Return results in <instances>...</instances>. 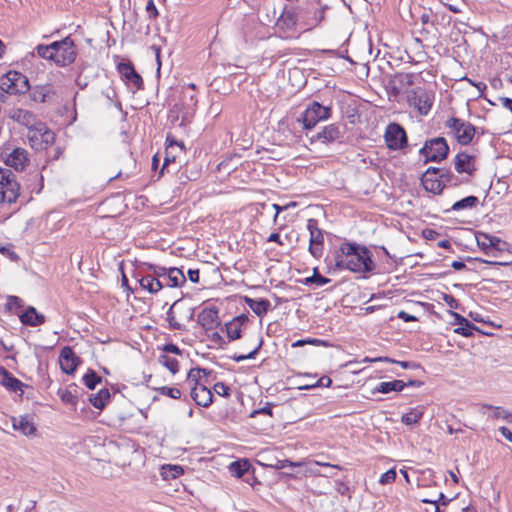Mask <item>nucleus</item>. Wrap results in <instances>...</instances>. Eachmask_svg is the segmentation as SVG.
<instances>
[{
  "label": "nucleus",
  "instance_id": "obj_1",
  "mask_svg": "<svg viewBox=\"0 0 512 512\" xmlns=\"http://www.w3.org/2000/svg\"><path fill=\"white\" fill-rule=\"evenodd\" d=\"M335 265L352 272L367 273L375 268L370 251L353 243H343L335 255Z\"/></svg>",
  "mask_w": 512,
  "mask_h": 512
},
{
  "label": "nucleus",
  "instance_id": "obj_2",
  "mask_svg": "<svg viewBox=\"0 0 512 512\" xmlns=\"http://www.w3.org/2000/svg\"><path fill=\"white\" fill-rule=\"evenodd\" d=\"M39 57L53 61L57 66L66 67L75 62L78 50L70 36L49 45H38L35 48Z\"/></svg>",
  "mask_w": 512,
  "mask_h": 512
},
{
  "label": "nucleus",
  "instance_id": "obj_3",
  "mask_svg": "<svg viewBox=\"0 0 512 512\" xmlns=\"http://www.w3.org/2000/svg\"><path fill=\"white\" fill-rule=\"evenodd\" d=\"M326 8L327 6L321 0H302L296 6L300 17V26L305 30L318 26L324 19Z\"/></svg>",
  "mask_w": 512,
  "mask_h": 512
},
{
  "label": "nucleus",
  "instance_id": "obj_4",
  "mask_svg": "<svg viewBox=\"0 0 512 512\" xmlns=\"http://www.w3.org/2000/svg\"><path fill=\"white\" fill-rule=\"evenodd\" d=\"M445 127L449 130L455 140L463 146L469 145L475 136L476 128L469 121L457 117H450L445 122Z\"/></svg>",
  "mask_w": 512,
  "mask_h": 512
},
{
  "label": "nucleus",
  "instance_id": "obj_5",
  "mask_svg": "<svg viewBox=\"0 0 512 512\" xmlns=\"http://www.w3.org/2000/svg\"><path fill=\"white\" fill-rule=\"evenodd\" d=\"M0 89L9 91L10 95L25 94L30 90L28 78L14 70L0 76Z\"/></svg>",
  "mask_w": 512,
  "mask_h": 512
},
{
  "label": "nucleus",
  "instance_id": "obj_6",
  "mask_svg": "<svg viewBox=\"0 0 512 512\" xmlns=\"http://www.w3.org/2000/svg\"><path fill=\"white\" fill-rule=\"evenodd\" d=\"M425 158V162H441L449 153V145L444 137H436L425 142L419 151Z\"/></svg>",
  "mask_w": 512,
  "mask_h": 512
},
{
  "label": "nucleus",
  "instance_id": "obj_7",
  "mask_svg": "<svg viewBox=\"0 0 512 512\" xmlns=\"http://www.w3.org/2000/svg\"><path fill=\"white\" fill-rule=\"evenodd\" d=\"M27 138L32 148L44 150L54 143L55 134L45 123L39 121L28 130Z\"/></svg>",
  "mask_w": 512,
  "mask_h": 512
},
{
  "label": "nucleus",
  "instance_id": "obj_8",
  "mask_svg": "<svg viewBox=\"0 0 512 512\" xmlns=\"http://www.w3.org/2000/svg\"><path fill=\"white\" fill-rule=\"evenodd\" d=\"M331 117V107L324 106L317 101L310 103L299 121L303 123V128L310 130L316 126L320 121L327 120Z\"/></svg>",
  "mask_w": 512,
  "mask_h": 512
},
{
  "label": "nucleus",
  "instance_id": "obj_9",
  "mask_svg": "<svg viewBox=\"0 0 512 512\" xmlns=\"http://www.w3.org/2000/svg\"><path fill=\"white\" fill-rule=\"evenodd\" d=\"M433 100V95L423 87H415L407 93L408 104L417 109L421 115L428 114L432 108Z\"/></svg>",
  "mask_w": 512,
  "mask_h": 512
},
{
  "label": "nucleus",
  "instance_id": "obj_10",
  "mask_svg": "<svg viewBox=\"0 0 512 512\" xmlns=\"http://www.w3.org/2000/svg\"><path fill=\"white\" fill-rule=\"evenodd\" d=\"M385 142L391 150H402L408 144L405 129L398 123H390L385 130Z\"/></svg>",
  "mask_w": 512,
  "mask_h": 512
},
{
  "label": "nucleus",
  "instance_id": "obj_11",
  "mask_svg": "<svg viewBox=\"0 0 512 512\" xmlns=\"http://www.w3.org/2000/svg\"><path fill=\"white\" fill-rule=\"evenodd\" d=\"M2 157L5 164L16 171H23L30 161L27 150L21 147L5 148Z\"/></svg>",
  "mask_w": 512,
  "mask_h": 512
},
{
  "label": "nucleus",
  "instance_id": "obj_12",
  "mask_svg": "<svg viewBox=\"0 0 512 512\" xmlns=\"http://www.w3.org/2000/svg\"><path fill=\"white\" fill-rule=\"evenodd\" d=\"M307 229L310 233L309 252L315 257L320 258L323 254L324 234L318 227L316 219H309L307 221Z\"/></svg>",
  "mask_w": 512,
  "mask_h": 512
},
{
  "label": "nucleus",
  "instance_id": "obj_13",
  "mask_svg": "<svg viewBox=\"0 0 512 512\" xmlns=\"http://www.w3.org/2000/svg\"><path fill=\"white\" fill-rule=\"evenodd\" d=\"M20 196V185L15 179V175L11 173L10 177H7L0 184V203H14Z\"/></svg>",
  "mask_w": 512,
  "mask_h": 512
},
{
  "label": "nucleus",
  "instance_id": "obj_14",
  "mask_svg": "<svg viewBox=\"0 0 512 512\" xmlns=\"http://www.w3.org/2000/svg\"><path fill=\"white\" fill-rule=\"evenodd\" d=\"M276 25L282 31H292L296 29L297 26H300V17L296 7H285L279 16Z\"/></svg>",
  "mask_w": 512,
  "mask_h": 512
},
{
  "label": "nucleus",
  "instance_id": "obj_15",
  "mask_svg": "<svg viewBox=\"0 0 512 512\" xmlns=\"http://www.w3.org/2000/svg\"><path fill=\"white\" fill-rule=\"evenodd\" d=\"M198 323L206 333L213 331L220 325L219 311L216 307L205 308L198 314Z\"/></svg>",
  "mask_w": 512,
  "mask_h": 512
},
{
  "label": "nucleus",
  "instance_id": "obj_16",
  "mask_svg": "<svg viewBox=\"0 0 512 512\" xmlns=\"http://www.w3.org/2000/svg\"><path fill=\"white\" fill-rule=\"evenodd\" d=\"M61 370L70 375L73 374L80 363V359L75 355L71 347L62 348L59 356Z\"/></svg>",
  "mask_w": 512,
  "mask_h": 512
},
{
  "label": "nucleus",
  "instance_id": "obj_17",
  "mask_svg": "<svg viewBox=\"0 0 512 512\" xmlns=\"http://www.w3.org/2000/svg\"><path fill=\"white\" fill-rule=\"evenodd\" d=\"M454 167L458 173H465L469 176H473L476 171L475 157L466 152H460L455 156Z\"/></svg>",
  "mask_w": 512,
  "mask_h": 512
},
{
  "label": "nucleus",
  "instance_id": "obj_18",
  "mask_svg": "<svg viewBox=\"0 0 512 512\" xmlns=\"http://www.w3.org/2000/svg\"><path fill=\"white\" fill-rule=\"evenodd\" d=\"M191 398L198 406L209 407L213 402V394L204 384L196 383L191 388Z\"/></svg>",
  "mask_w": 512,
  "mask_h": 512
},
{
  "label": "nucleus",
  "instance_id": "obj_19",
  "mask_svg": "<svg viewBox=\"0 0 512 512\" xmlns=\"http://www.w3.org/2000/svg\"><path fill=\"white\" fill-rule=\"evenodd\" d=\"M118 72L125 79L128 84H131L136 89H141L143 86L142 77L136 72L131 63L121 62L117 66Z\"/></svg>",
  "mask_w": 512,
  "mask_h": 512
},
{
  "label": "nucleus",
  "instance_id": "obj_20",
  "mask_svg": "<svg viewBox=\"0 0 512 512\" xmlns=\"http://www.w3.org/2000/svg\"><path fill=\"white\" fill-rule=\"evenodd\" d=\"M341 137V131L337 124H330L311 137V141H320L322 143H331Z\"/></svg>",
  "mask_w": 512,
  "mask_h": 512
},
{
  "label": "nucleus",
  "instance_id": "obj_21",
  "mask_svg": "<svg viewBox=\"0 0 512 512\" xmlns=\"http://www.w3.org/2000/svg\"><path fill=\"white\" fill-rule=\"evenodd\" d=\"M9 117L15 122L26 126L28 130L36 125L39 121H36L35 115L25 109L22 108H13L9 112Z\"/></svg>",
  "mask_w": 512,
  "mask_h": 512
},
{
  "label": "nucleus",
  "instance_id": "obj_22",
  "mask_svg": "<svg viewBox=\"0 0 512 512\" xmlns=\"http://www.w3.org/2000/svg\"><path fill=\"white\" fill-rule=\"evenodd\" d=\"M136 278L141 288L147 290L151 294H156L165 286L162 280L156 278L152 274L140 276L138 273Z\"/></svg>",
  "mask_w": 512,
  "mask_h": 512
},
{
  "label": "nucleus",
  "instance_id": "obj_23",
  "mask_svg": "<svg viewBox=\"0 0 512 512\" xmlns=\"http://www.w3.org/2000/svg\"><path fill=\"white\" fill-rule=\"evenodd\" d=\"M477 245L486 253L490 254L493 250H500L501 240L498 237L479 232L476 234Z\"/></svg>",
  "mask_w": 512,
  "mask_h": 512
},
{
  "label": "nucleus",
  "instance_id": "obj_24",
  "mask_svg": "<svg viewBox=\"0 0 512 512\" xmlns=\"http://www.w3.org/2000/svg\"><path fill=\"white\" fill-rule=\"evenodd\" d=\"M0 384L11 392L22 391L24 384L6 368L0 366Z\"/></svg>",
  "mask_w": 512,
  "mask_h": 512
},
{
  "label": "nucleus",
  "instance_id": "obj_25",
  "mask_svg": "<svg viewBox=\"0 0 512 512\" xmlns=\"http://www.w3.org/2000/svg\"><path fill=\"white\" fill-rule=\"evenodd\" d=\"M20 321L27 326H39L45 322V316L38 313L32 306L28 307L20 316Z\"/></svg>",
  "mask_w": 512,
  "mask_h": 512
},
{
  "label": "nucleus",
  "instance_id": "obj_26",
  "mask_svg": "<svg viewBox=\"0 0 512 512\" xmlns=\"http://www.w3.org/2000/svg\"><path fill=\"white\" fill-rule=\"evenodd\" d=\"M263 345L262 338L257 335L255 338L250 339L249 344H247V347H251V351L248 354H237L234 353L230 356V359H232L235 362H242L247 359H254L258 351L261 349Z\"/></svg>",
  "mask_w": 512,
  "mask_h": 512
},
{
  "label": "nucleus",
  "instance_id": "obj_27",
  "mask_svg": "<svg viewBox=\"0 0 512 512\" xmlns=\"http://www.w3.org/2000/svg\"><path fill=\"white\" fill-rule=\"evenodd\" d=\"M406 387V382L402 380H393L391 382H381L373 390L372 394L383 393L388 394L390 392H401Z\"/></svg>",
  "mask_w": 512,
  "mask_h": 512
},
{
  "label": "nucleus",
  "instance_id": "obj_28",
  "mask_svg": "<svg viewBox=\"0 0 512 512\" xmlns=\"http://www.w3.org/2000/svg\"><path fill=\"white\" fill-rule=\"evenodd\" d=\"M163 282L169 287H180L185 284L186 277L181 269L172 267L168 269L166 280Z\"/></svg>",
  "mask_w": 512,
  "mask_h": 512
},
{
  "label": "nucleus",
  "instance_id": "obj_29",
  "mask_svg": "<svg viewBox=\"0 0 512 512\" xmlns=\"http://www.w3.org/2000/svg\"><path fill=\"white\" fill-rule=\"evenodd\" d=\"M245 302L249 308L259 317L264 316L271 306L270 301L267 299H252L245 297Z\"/></svg>",
  "mask_w": 512,
  "mask_h": 512
},
{
  "label": "nucleus",
  "instance_id": "obj_30",
  "mask_svg": "<svg viewBox=\"0 0 512 512\" xmlns=\"http://www.w3.org/2000/svg\"><path fill=\"white\" fill-rule=\"evenodd\" d=\"M13 427L16 430L21 431L26 436H32L36 432L34 423L30 421L28 417H20L17 420L15 419L13 422Z\"/></svg>",
  "mask_w": 512,
  "mask_h": 512
},
{
  "label": "nucleus",
  "instance_id": "obj_31",
  "mask_svg": "<svg viewBox=\"0 0 512 512\" xmlns=\"http://www.w3.org/2000/svg\"><path fill=\"white\" fill-rule=\"evenodd\" d=\"M422 184L426 191L433 194H441L444 189L443 184H441L438 177H428V175H423Z\"/></svg>",
  "mask_w": 512,
  "mask_h": 512
},
{
  "label": "nucleus",
  "instance_id": "obj_32",
  "mask_svg": "<svg viewBox=\"0 0 512 512\" xmlns=\"http://www.w3.org/2000/svg\"><path fill=\"white\" fill-rule=\"evenodd\" d=\"M109 399H110V392L106 388L101 389L98 393L91 394L89 396L90 403L95 408L100 409V410H102L105 407V405L109 401Z\"/></svg>",
  "mask_w": 512,
  "mask_h": 512
},
{
  "label": "nucleus",
  "instance_id": "obj_33",
  "mask_svg": "<svg viewBox=\"0 0 512 512\" xmlns=\"http://www.w3.org/2000/svg\"><path fill=\"white\" fill-rule=\"evenodd\" d=\"M250 468V463L246 459L234 461L229 465V471L231 475L240 478L246 473Z\"/></svg>",
  "mask_w": 512,
  "mask_h": 512
},
{
  "label": "nucleus",
  "instance_id": "obj_34",
  "mask_svg": "<svg viewBox=\"0 0 512 512\" xmlns=\"http://www.w3.org/2000/svg\"><path fill=\"white\" fill-rule=\"evenodd\" d=\"M242 327L243 326L238 323V320H231L225 324V331L229 342L237 340L241 337Z\"/></svg>",
  "mask_w": 512,
  "mask_h": 512
},
{
  "label": "nucleus",
  "instance_id": "obj_35",
  "mask_svg": "<svg viewBox=\"0 0 512 512\" xmlns=\"http://www.w3.org/2000/svg\"><path fill=\"white\" fill-rule=\"evenodd\" d=\"M478 198L476 196H467L452 205L453 211H460L464 209H472L478 205Z\"/></svg>",
  "mask_w": 512,
  "mask_h": 512
},
{
  "label": "nucleus",
  "instance_id": "obj_36",
  "mask_svg": "<svg viewBox=\"0 0 512 512\" xmlns=\"http://www.w3.org/2000/svg\"><path fill=\"white\" fill-rule=\"evenodd\" d=\"M459 319L460 326L454 330L455 333L460 334L464 337H470L473 335L472 330L475 329L474 325L471 324L466 318L455 314Z\"/></svg>",
  "mask_w": 512,
  "mask_h": 512
},
{
  "label": "nucleus",
  "instance_id": "obj_37",
  "mask_svg": "<svg viewBox=\"0 0 512 512\" xmlns=\"http://www.w3.org/2000/svg\"><path fill=\"white\" fill-rule=\"evenodd\" d=\"M482 409H489L492 411V414L490 415L492 418H503L507 420L508 422H512V413L502 409L501 407H495L490 404H484L482 406Z\"/></svg>",
  "mask_w": 512,
  "mask_h": 512
},
{
  "label": "nucleus",
  "instance_id": "obj_38",
  "mask_svg": "<svg viewBox=\"0 0 512 512\" xmlns=\"http://www.w3.org/2000/svg\"><path fill=\"white\" fill-rule=\"evenodd\" d=\"M52 89L50 85L36 86L33 88L31 96L36 102H45L47 96L51 93Z\"/></svg>",
  "mask_w": 512,
  "mask_h": 512
},
{
  "label": "nucleus",
  "instance_id": "obj_39",
  "mask_svg": "<svg viewBox=\"0 0 512 512\" xmlns=\"http://www.w3.org/2000/svg\"><path fill=\"white\" fill-rule=\"evenodd\" d=\"M423 416V411L418 408L411 409L409 412L402 416V422L405 425H413L419 422Z\"/></svg>",
  "mask_w": 512,
  "mask_h": 512
},
{
  "label": "nucleus",
  "instance_id": "obj_40",
  "mask_svg": "<svg viewBox=\"0 0 512 512\" xmlns=\"http://www.w3.org/2000/svg\"><path fill=\"white\" fill-rule=\"evenodd\" d=\"M183 468L178 465H164L162 467V476L164 479H175L183 474Z\"/></svg>",
  "mask_w": 512,
  "mask_h": 512
},
{
  "label": "nucleus",
  "instance_id": "obj_41",
  "mask_svg": "<svg viewBox=\"0 0 512 512\" xmlns=\"http://www.w3.org/2000/svg\"><path fill=\"white\" fill-rule=\"evenodd\" d=\"M159 363L165 366L173 375L179 371V363L176 358L168 355H160Z\"/></svg>",
  "mask_w": 512,
  "mask_h": 512
},
{
  "label": "nucleus",
  "instance_id": "obj_42",
  "mask_svg": "<svg viewBox=\"0 0 512 512\" xmlns=\"http://www.w3.org/2000/svg\"><path fill=\"white\" fill-rule=\"evenodd\" d=\"M102 378L97 373L89 369L88 372L83 376V382L85 386L91 390L95 389L96 385L101 383Z\"/></svg>",
  "mask_w": 512,
  "mask_h": 512
},
{
  "label": "nucleus",
  "instance_id": "obj_43",
  "mask_svg": "<svg viewBox=\"0 0 512 512\" xmlns=\"http://www.w3.org/2000/svg\"><path fill=\"white\" fill-rule=\"evenodd\" d=\"M203 376H207L208 372L204 368H192L190 369L188 375H187V382L193 386H195L196 383H200V379Z\"/></svg>",
  "mask_w": 512,
  "mask_h": 512
},
{
  "label": "nucleus",
  "instance_id": "obj_44",
  "mask_svg": "<svg viewBox=\"0 0 512 512\" xmlns=\"http://www.w3.org/2000/svg\"><path fill=\"white\" fill-rule=\"evenodd\" d=\"M330 281L331 280L329 278L322 276L318 272L317 268H315L313 275L305 279V284H315L317 287H321Z\"/></svg>",
  "mask_w": 512,
  "mask_h": 512
},
{
  "label": "nucleus",
  "instance_id": "obj_45",
  "mask_svg": "<svg viewBox=\"0 0 512 512\" xmlns=\"http://www.w3.org/2000/svg\"><path fill=\"white\" fill-rule=\"evenodd\" d=\"M156 391L160 395L167 396L172 399H180L181 394H182L180 389L175 388V387H167V386L156 388Z\"/></svg>",
  "mask_w": 512,
  "mask_h": 512
},
{
  "label": "nucleus",
  "instance_id": "obj_46",
  "mask_svg": "<svg viewBox=\"0 0 512 512\" xmlns=\"http://www.w3.org/2000/svg\"><path fill=\"white\" fill-rule=\"evenodd\" d=\"M305 464L303 461L293 462L288 459L283 460H277L275 464H270V467H273L275 469H284L286 467H301Z\"/></svg>",
  "mask_w": 512,
  "mask_h": 512
},
{
  "label": "nucleus",
  "instance_id": "obj_47",
  "mask_svg": "<svg viewBox=\"0 0 512 512\" xmlns=\"http://www.w3.org/2000/svg\"><path fill=\"white\" fill-rule=\"evenodd\" d=\"M178 301H176L167 311V321L169 322L170 328L181 330L183 328V325L180 324L174 315L173 308L177 305Z\"/></svg>",
  "mask_w": 512,
  "mask_h": 512
},
{
  "label": "nucleus",
  "instance_id": "obj_48",
  "mask_svg": "<svg viewBox=\"0 0 512 512\" xmlns=\"http://www.w3.org/2000/svg\"><path fill=\"white\" fill-rule=\"evenodd\" d=\"M396 476L397 473L395 468L389 469L388 471L381 475L379 483L381 485L391 484L396 480Z\"/></svg>",
  "mask_w": 512,
  "mask_h": 512
},
{
  "label": "nucleus",
  "instance_id": "obj_49",
  "mask_svg": "<svg viewBox=\"0 0 512 512\" xmlns=\"http://www.w3.org/2000/svg\"><path fill=\"white\" fill-rule=\"evenodd\" d=\"M58 395L60 396L61 400L64 403L75 405L77 403V396L74 395L70 390H60L58 392Z\"/></svg>",
  "mask_w": 512,
  "mask_h": 512
},
{
  "label": "nucleus",
  "instance_id": "obj_50",
  "mask_svg": "<svg viewBox=\"0 0 512 512\" xmlns=\"http://www.w3.org/2000/svg\"><path fill=\"white\" fill-rule=\"evenodd\" d=\"M374 361H385V362L397 363L404 369H413V368L418 367V365L415 364L414 362L395 361L388 357H379V358L374 359Z\"/></svg>",
  "mask_w": 512,
  "mask_h": 512
},
{
  "label": "nucleus",
  "instance_id": "obj_51",
  "mask_svg": "<svg viewBox=\"0 0 512 512\" xmlns=\"http://www.w3.org/2000/svg\"><path fill=\"white\" fill-rule=\"evenodd\" d=\"M148 269L152 272V275L155 276L156 278H158V279L163 278L164 281L166 280L167 272H168L167 268L149 264Z\"/></svg>",
  "mask_w": 512,
  "mask_h": 512
},
{
  "label": "nucleus",
  "instance_id": "obj_52",
  "mask_svg": "<svg viewBox=\"0 0 512 512\" xmlns=\"http://www.w3.org/2000/svg\"><path fill=\"white\" fill-rule=\"evenodd\" d=\"M331 384H332L331 378L328 376H323L320 379H318L316 381V383L311 384V385H305V386L301 387V389H310V388H315V387H330Z\"/></svg>",
  "mask_w": 512,
  "mask_h": 512
},
{
  "label": "nucleus",
  "instance_id": "obj_53",
  "mask_svg": "<svg viewBox=\"0 0 512 512\" xmlns=\"http://www.w3.org/2000/svg\"><path fill=\"white\" fill-rule=\"evenodd\" d=\"M207 335L211 339V341L218 347H223L224 345L227 344L223 336H221L220 333L214 330L207 333Z\"/></svg>",
  "mask_w": 512,
  "mask_h": 512
},
{
  "label": "nucleus",
  "instance_id": "obj_54",
  "mask_svg": "<svg viewBox=\"0 0 512 512\" xmlns=\"http://www.w3.org/2000/svg\"><path fill=\"white\" fill-rule=\"evenodd\" d=\"M213 390L220 396L229 397L230 396V388L223 382H217Z\"/></svg>",
  "mask_w": 512,
  "mask_h": 512
},
{
  "label": "nucleus",
  "instance_id": "obj_55",
  "mask_svg": "<svg viewBox=\"0 0 512 512\" xmlns=\"http://www.w3.org/2000/svg\"><path fill=\"white\" fill-rule=\"evenodd\" d=\"M146 12L148 13L149 18H151V19H155L158 16V10H157L153 0H149L147 2Z\"/></svg>",
  "mask_w": 512,
  "mask_h": 512
},
{
  "label": "nucleus",
  "instance_id": "obj_56",
  "mask_svg": "<svg viewBox=\"0 0 512 512\" xmlns=\"http://www.w3.org/2000/svg\"><path fill=\"white\" fill-rule=\"evenodd\" d=\"M453 173L449 170H442L438 178L440 179L441 184H443V187L445 188L447 184L452 179Z\"/></svg>",
  "mask_w": 512,
  "mask_h": 512
},
{
  "label": "nucleus",
  "instance_id": "obj_57",
  "mask_svg": "<svg viewBox=\"0 0 512 512\" xmlns=\"http://www.w3.org/2000/svg\"><path fill=\"white\" fill-rule=\"evenodd\" d=\"M188 278L193 283L199 282V270L198 269H189L187 272Z\"/></svg>",
  "mask_w": 512,
  "mask_h": 512
},
{
  "label": "nucleus",
  "instance_id": "obj_58",
  "mask_svg": "<svg viewBox=\"0 0 512 512\" xmlns=\"http://www.w3.org/2000/svg\"><path fill=\"white\" fill-rule=\"evenodd\" d=\"M163 350L165 352H167V353H173V354H180L181 353V351L178 348V346L175 345V344H172V343L166 344L164 346Z\"/></svg>",
  "mask_w": 512,
  "mask_h": 512
},
{
  "label": "nucleus",
  "instance_id": "obj_59",
  "mask_svg": "<svg viewBox=\"0 0 512 512\" xmlns=\"http://www.w3.org/2000/svg\"><path fill=\"white\" fill-rule=\"evenodd\" d=\"M398 318L402 319L403 321L405 322H412V321H416V317L413 316V315H410L408 314L407 312L405 311H400L398 313Z\"/></svg>",
  "mask_w": 512,
  "mask_h": 512
},
{
  "label": "nucleus",
  "instance_id": "obj_60",
  "mask_svg": "<svg viewBox=\"0 0 512 512\" xmlns=\"http://www.w3.org/2000/svg\"><path fill=\"white\" fill-rule=\"evenodd\" d=\"M499 431L503 437L512 443V432L507 427H500Z\"/></svg>",
  "mask_w": 512,
  "mask_h": 512
},
{
  "label": "nucleus",
  "instance_id": "obj_61",
  "mask_svg": "<svg viewBox=\"0 0 512 512\" xmlns=\"http://www.w3.org/2000/svg\"><path fill=\"white\" fill-rule=\"evenodd\" d=\"M9 305H14L16 307H22V299L17 296H10L8 299Z\"/></svg>",
  "mask_w": 512,
  "mask_h": 512
},
{
  "label": "nucleus",
  "instance_id": "obj_62",
  "mask_svg": "<svg viewBox=\"0 0 512 512\" xmlns=\"http://www.w3.org/2000/svg\"><path fill=\"white\" fill-rule=\"evenodd\" d=\"M272 207L275 209V215H274V218H273L274 222L277 221V218H278V215H279L280 212L288 209V206H280L278 204H273Z\"/></svg>",
  "mask_w": 512,
  "mask_h": 512
},
{
  "label": "nucleus",
  "instance_id": "obj_63",
  "mask_svg": "<svg viewBox=\"0 0 512 512\" xmlns=\"http://www.w3.org/2000/svg\"><path fill=\"white\" fill-rule=\"evenodd\" d=\"M443 169L436 168V167H429L424 175H428V177H433L436 174H439L442 172Z\"/></svg>",
  "mask_w": 512,
  "mask_h": 512
},
{
  "label": "nucleus",
  "instance_id": "obj_64",
  "mask_svg": "<svg viewBox=\"0 0 512 512\" xmlns=\"http://www.w3.org/2000/svg\"><path fill=\"white\" fill-rule=\"evenodd\" d=\"M11 171L9 169H5L0 167V184L7 178L10 177Z\"/></svg>",
  "mask_w": 512,
  "mask_h": 512
}]
</instances>
